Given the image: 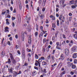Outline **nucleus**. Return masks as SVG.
I'll use <instances>...</instances> for the list:
<instances>
[{
    "label": "nucleus",
    "mask_w": 77,
    "mask_h": 77,
    "mask_svg": "<svg viewBox=\"0 0 77 77\" xmlns=\"http://www.w3.org/2000/svg\"><path fill=\"white\" fill-rule=\"evenodd\" d=\"M42 0H39V1L38 2V3L40 5V4H41V3H42Z\"/></svg>",
    "instance_id": "nucleus-49"
},
{
    "label": "nucleus",
    "mask_w": 77,
    "mask_h": 77,
    "mask_svg": "<svg viewBox=\"0 0 77 77\" xmlns=\"http://www.w3.org/2000/svg\"><path fill=\"white\" fill-rule=\"evenodd\" d=\"M72 69H75L76 67V66L75 65H72Z\"/></svg>",
    "instance_id": "nucleus-25"
},
{
    "label": "nucleus",
    "mask_w": 77,
    "mask_h": 77,
    "mask_svg": "<svg viewBox=\"0 0 77 77\" xmlns=\"http://www.w3.org/2000/svg\"><path fill=\"white\" fill-rule=\"evenodd\" d=\"M70 74L71 75H73L74 74V73L72 71H71L70 72Z\"/></svg>",
    "instance_id": "nucleus-56"
},
{
    "label": "nucleus",
    "mask_w": 77,
    "mask_h": 77,
    "mask_svg": "<svg viewBox=\"0 0 77 77\" xmlns=\"http://www.w3.org/2000/svg\"><path fill=\"white\" fill-rule=\"evenodd\" d=\"M52 27L54 28H55L56 27V25H55V23H53L52 24Z\"/></svg>",
    "instance_id": "nucleus-28"
},
{
    "label": "nucleus",
    "mask_w": 77,
    "mask_h": 77,
    "mask_svg": "<svg viewBox=\"0 0 77 77\" xmlns=\"http://www.w3.org/2000/svg\"><path fill=\"white\" fill-rule=\"evenodd\" d=\"M63 38H64V39H66V37H65V35L63 34Z\"/></svg>",
    "instance_id": "nucleus-63"
},
{
    "label": "nucleus",
    "mask_w": 77,
    "mask_h": 77,
    "mask_svg": "<svg viewBox=\"0 0 77 77\" xmlns=\"http://www.w3.org/2000/svg\"><path fill=\"white\" fill-rule=\"evenodd\" d=\"M64 57V56H63V54H62V55H60V58H61V59H63Z\"/></svg>",
    "instance_id": "nucleus-35"
},
{
    "label": "nucleus",
    "mask_w": 77,
    "mask_h": 77,
    "mask_svg": "<svg viewBox=\"0 0 77 77\" xmlns=\"http://www.w3.org/2000/svg\"><path fill=\"white\" fill-rule=\"evenodd\" d=\"M62 14H61L60 15V17H59V19H60V20H61V19H62Z\"/></svg>",
    "instance_id": "nucleus-20"
},
{
    "label": "nucleus",
    "mask_w": 77,
    "mask_h": 77,
    "mask_svg": "<svg viewBox=\"0 0 77 77\" xmlns=\"http://www.w3.org/2000/svg\"><path fill=\"white\" fill-rule=\"evenodd\" d=\"M47 57L48 59H49V60H50V58L51 57V54H50Z\"/></svg>",
    "instance_id": "nucleus-33"
},
{
    "label": "nucleus",
    "mask_w": 77,
    "mask_h": 77,
    "mask_svg": "<svg viewBox=\"0 0 77 77\" xmlns=\"http://www.w3.org/2000/svg\"><path fill=\"white\" fill-rule=\"evenodd\" d=\"M62 22L60 21V26H61V27H62V26L63 25V23H62Z\"/></svg>",
    "instance_id": "nucleus-40"
},
{
    "label": "nucleus",
    "mask_w": 77,
    "mask_h": 77,
    "mask_svg": "<svg viewBox=\"0 0 77 77\" xmlns=\"http://www.w3.org/2000/svg\"><path fill=\"white\" fill-rule=\"evenodd\" d=\"M49 23V22L48 21V19H46V23L47 24H48Z\"/></svg>",
    "instance_id": "nucleus-54"
},
{
    "label": "nucleus",
    "mask_w": 77,
    "mask_h": 77,
    "mask_svg": "<svg viewBox=\"0 0 77 77\" xmlns=\"http://www.w3.org/2000/svg\"><path fill=\"white\" fill-rule=\"evenodd\" d=\"M52 18L53 20H55V19H56L55 17L54 16L52 17Z\"/></svg>",
    "instance_id": "nucleus-52"
},
{
    "label": "nucleus",
    "mask_w": 77,
    "mask_h": 77,
    "mask_svg": "<svg viewBox=\"0 0 77 77\" xmlns=\"http://www.w3.org/2000/svg\"><path fill=\"white\" fill-rule=\"evenodd\" d=\"M40 59H41L42 60H45V57H41Z\"/></svg>",
    "instance_id": "nucleus-47"
},
{
    "label": "nucleus",
    "mask_w": 77,
    "mask_h": 77,
    "mask_svg": "<svg viewBox=\"0 0 77 77\" xmlns=\"http://www.w3.org/2000/svg\"><path fill=\"white\" fill-rule=\"evenodd\" d=\"M65 53L66 56H68L69 54V50L68 48H66L65 50Z\"/></svg>",
    "instance_id": "nucleus-3"
},
{
    "label": "nucleus",
    "mask_w": 77,
    "mask_h": 77,
    "mask_svg": "<svg viewBox=\"0 0 77 77\" xmlns=\"http://www.w3.org/2000/svg\"><path fill=\"white\" fill-rule=\"evenodd\" d=\"M10 57L11 58V60H12V59H14V57H13V56H12V54H10Z\"/></svg>",
    "instance_id": "nucleus-26"
},
{
    "label": "nucleus",
    "mask_w": 77,
    "mask_h": 77,
    "mask_svg": "<svg viewBox=\"0 0 77 77\" xmlns=\"http://www.w3.org/2000/svg\"><path fill=\"white\" fill-rule=\"evenodd\" d=\"M77 6V5H73L72 6V9H75V8H76V7Z\"/></svg>",
    "instance_id": "nucleus-24"
},
{
    "label": "nucleus",
    "mask_w": 77,
    "mask_h": 77,
    "mask_svg": "<svg viewBox=\"0 0 77 77\" xmlns=\"http://www.w3.org/2000/svg\"><path fill=\"white\" fill-rule=\"evenodd\" d=\"M42 65H47V63L44 61L42 62Z\"/></svg>",
    "instance_id": "nucleus-12"
},
{
    "label": "nucleus",
    "mask_w": 77,
    "mask_h": 77,
    "mask_svg": "<svg viewBox=\"0 0 77 77\" xmlns=\"http://www.w3.org/2000/svg\"><path fill=\"white\" fill-rule=\"evenodd\" d=\"M43 43H45V42H46V38H44L43 40Z\"/></svg>",
    "instance_id": "nucleus-37"
},
{
    "label": "nucleus",
    "mask_w": 77,
    "mask_h": 77,
    "mask_svg": "<svg viewBox=\"0 0 77 77\" xmlns=\"http://www.w3.org/2000/svg\"><path fill=\"white\" fill-rule=\"evenodd\" d=\"M16 61H17V62H19V61H20V59L18 57H17L16 58Z\"/></svg>",
    "instance_id": "nucleus-27"
},
{
    "label": "nucleus",
    "mask_w": 77,
    "mask_h": 77,
    "mask_svg": "<svg viewBox=\"0 0 77 77\" xmlns=\"http://www.w3.org/2000/svg\"><path fill=\"white\" fill-rule=\"evenodd\" d=\"M45 11V8H43L42 9V12H44V11Z\"/></svg>",
    "instance_id": "nucleus-48"
},
{
    "label": "nucleus",
    "mask_w": 77,
    "mask_h": 77,
    "mask_svg": "<svg viewBox=\"0 0 77 77\" xmlns=\"http://www.w3.org/2000/svg\"><path fill=\"white\" fill-rule=\"evenodd\" d=\"M22 74V72L20 70L19 71V72H18V71H15L14 72V76L16 77H17V75H19V74Z\"/></svg>",
    "instance_id": "nucleus-1"
},
{
    "label": "nucleus",
    "mask_w": 77,
    "mask_h": 77,
    "mask_svg": "<svg viewBox=\"0 0 77 77\" xmlns=\"http://www.w3.org/2000/svg\"><path fill=\"white\" fill-rule=\"evenodd\" d=\"M2 72H6V71H5V69L3 68L2 69Z\"/></svg>",
    "instance_id": "nucleus-51"
},
{
    "label": "nucleus",
    "mask_w": 77,
    "mask_h": 77,
    "mask_svg": "<svg viewBox=\"0 0 77 77\" xmlns=\"http://www.w3.org/2000/svg\"><path fill=\"white\" fill-rule=\"evenodd\" d=\"M40 17H41V18L42 19H43V18H44V14H42L41 15H40Z\"/></svg>",
    "instance_id": "nucleus-29"
},
{
    "label": "nucleus",
    "mask_w": 77,
    "mask_h": 77,
    "mask_svg": "<svg viewBox=\"0 0 77 77\" xmlns=\"http://www.w3.org/2000/svg\"><path fill=\"white\" fill-rule=\"evenodd\" d=\"M12 77V75H9L8 76H5L4 75H3L2 76V77Z\"/></svg>",
    "instance_id": "nucleus-36"
},
{
    "label": "nucleus",
    "mask_w": 77,
    "mask_h": 77,
    "mask_svg": "<svg viewBox=\"0 0 77 77\" xmlns=\"http://www.w3.org/2000/svg\"><path fill=\"white\" fill-rule=\"evenodd\" d=\"M27 50L28 52H30L31 51V49H29L28 48L27 49Z\"/></svg>",
    "instance_id": "nucleus-41"
},
{
    "label": "nucleus",
    "mask_w": 77,
    "mask_h": 77,
    "mask_svg": "<svg viewBox=\"0 0 77 77\" xmlns=\"http://www.w3.org/2000/svg\"><path fill=\"white\" fill-rule=\"evenodd\" d=\"M5 32H9V31L8 30L5 29L4 30Z\"/></svg>",
    "instance_id": "nucleus-60"
},
{
    "label": "nucleus",
    "mask_w": 77,
    "mask_h": 77,
    "mask_svg": "<svg viewBox=\"0 0 77 77\" xmlns=\"http://www.w3.org/2000/svg\"><path fill=\"white\" fill-rule=\"evenodd\" d=\"M25 18L26 20H27V23H29V21H30V17H29V16H26Z\"/></svg>",
    "instance_id": "nucleus-4"
},
{
    "label": "nucleus",
    "mask_w": 77,
    "mask_h": 77,
    "mask_svg": "<svg viewBox=\"0 0 77 77\" xmlns=\"http://www.w3.org/2000/svg\"><path fill=\"white\" fill-rule=\"evenodd\" d=\"M57 65V63H55L54 65H51V68L52 69H54V67L55 66H56Z\"/></svg>",
    "instance_id": "nucleus-9"
},
{
    "label": "nucleus",
    "mask_w": 77,
    "mask_h": 77,
    "mask_svg": "<svg viewBox=\"0 0 77 77\" xmlns=\"http://www.w3.org/2000/svg\"><path fill=\"white\" fill-rule=\"evenodd\" d=\"M11 60L12 63L14 65H15V64L17 62V61H16V60L14 59H12V60Z\"/></svg>",
    "instance_id": "nucleus-6"
},
{
    "label": "nucleus",
    "mask_w": 77,
    "mask_h": 77,
    "mask_svg": "<svg viewBox=\"0 0 77 77\" xmlns=\"http://www.w3.org/2000/svg\"><path fill=\"white\" fill-rule=\"evenodd\" d=\"M12 26L13 27H15V23L14 22H12Z\"/></svg>",
    "instance_id": "nucleus-57"
},
{
    "label": "nucleus",
    "mask_w": 77,
    "mask_h": 77,
    "mask_svg": "<svg viewBox=\"0 0 77 77\" xmlns=\"http://www.w3.org/2000/svg\"><path fill=\"white\" fill-rule=\"evenodd\" d=\"M77 50V47L75 46H74L71 48V51L72 52H75Z\"/></svg>",
    "instance_id": "nucleus-2"
},
{
    "label": "nucleus",
    "mask_w": 77,
    "mask_h": 77,
    "mask_svg": "<svg viewBox=\"0 0 77 77\" xmlns=\"http://www.w3.org/2000/svg\"><path fill=\"white\" fill-rule=\"evenodd\" d=\"M43 72L44 73H46L47 72V71H46V69H44L43 70Z\"/></svg>",
    "instance_id": "nucleus-50"
},
{
    "label": "nucleus",
    "mask_w": 77,
    "mask_h": 77,
    "mask_svg": "<svg viewBox=\"0 0 77 77\" xmlns=\"http://www.w3.org/2000/svg\"><path fill=\"white\" fill-rule=\"evenodd\" d=\"M13 70H14V68H11L10 69L9 68L8 69V72H11V73H12L13 72Z\"/></svg>",
    "instance_id": "nucleus-5"
},
{
    "label": "nucleus",
    "mask_w": 77,
    "mask_h": 77,
    "mask_svg": "<svg viewBox=\"0 0 77 77\" xmlns=\"http://www.w3.org/2000/svg\"><path fill=\"white\" fill-rule=\"evenodd\" d=\"M74 0L70 1L69 4H70V3H71V4H74Z\"/></svg>",
    "instance_id": "nucleus-34"
},
{
    "label": "nucleus",
    "mask_w": 77,
    "mask_h": 77,
    "mask_svg": "<svg viewBox=\"0 0 77 77\" xmlns=\"http://www.w3.org/2000/svg\"><path fill=\"white\" fill-rule=\"evenodd\" d=\"M77 53H75L73 54V58L75 59L77 57Z\"/></svg>",
    "instance_id": "nucleus-10"
},
{
    "label": "nucleus",
    "mask_w": 77,
    "mask_h": 77,
    "mask_svg": "<svg viewBox=\"0 0 77 77\" xmlns=\"http://www.w3.org/2000/svg\"><path fill=\"white\" fill-rule=\"evenodd\" d=\"M65 17L63 16V18L61 19V20L62 22L63 23H64V22L65 21Z\"/></svg>",
    "instance_id": "nucleus-15"
},
{
    "label": "nucleus",
    "mask_w": 77,
    "mask_h": 77,
    "mask_svg": "<svg viewBox=\"0 0 77 77\" xmlns=\"http://www.w3.org/2000/svg\"><path fill=\"white\" fill-rule=\"evenodd\" d=\"M51 57L52 58V61H54V59H55V57H54V56L53 55H51Z\"/></svg>",
    "instance_id": "nucleus-14"
},
{
    "label": "nucleus",
    "mask_w": 77,
    "mask_h": 77,
    "mask_svg": "<svg viewBox=\"0 0 77 77\" xmlns=\"http://www.w3.org/2000/svg\"><path fill=\"white\" fill-rule=\"evenodd\" d=\"M6 63H8L9 64H10L11 63V59L10 58L8 59V61L6 62Z\"/></svg>",
    "instance_id": "nucleus-13"
},
{
    "label": "nucleus",
    "mask_w": 77,
    "mask_h": 77,
    "mask_svg": "<svg viewBox=\"0 0 77 77\" xmlns=\"http://www.w3.org/2000/svg\"><path fill=\"white\" fill-rule=\"evenodd\" d=\"M22 56L23 57H25V52L24 51H22Z\"/></svg>",
    "instance_id": "nucleus-18"
},
{
    "label": "nucleus",
    "mask_w": 77,
    "mask_h": 77,
    "mask_svg": "<svg viewBox=\"0 0 77 77\" xmlns=\"http://www.w3.org/2000/svg\"><path fill=\"white\" fill-rule=\"evenodd\" d=\"M44 35V34L43 33V32H41L40 34L38 36L39 38L41 37V36H42L43 35Z\"/></svg>",
    "instance_id": "nucleus-21"
},
{
    "label": "nucleus",
    "mask_w": 77,
    "mask_h": 77,
    "mask_svg": "<svg viewBox=\"0 0 77 77\" xmlns=\"http://www.w3.org/2000/svg\"><path fill=\"white\" fill-rule=\"evenodd\" d=\"M36 29L37 30H38V25L37 24H36Z\"/></svg>",
    "instance_id": "nucleus-39"
},
{
    "label": "nucleus",
    "mask_w": 77,
    "mask_h": 77,
    "mask_svg": "<svg viewBox=\"0 0 77 77\" xmlns=\"http://www.w3.org/2000/svg\"><path fill=\"white\" fill-rule=\"evenodd\" d=\"M6 23L7 24H9V20L8 19H6Z\"/></svg>",
    "instance_id": "nucleus-23"
},
{
    "label": "nucleus",
    "mask_w": 77,
    "mask_h": 77,
    "mask_svg": "<svg viewBox=\"0 0 77 77\" xmlns=\"http://www.w3.org/2000/svg\"><path fill=\"white\" fill-rule=\"evenodd\" d=\"M43 53H45V48H43Z\"/></svg>",
    "instance_id": "nucleus-53"
},
{
    "label": "nucleus",
    "mask_w": 77,
    "mask_h": 77,
    "mask_svg": "<svg viewBox=\"0 0 77 77\" xmlns=\"http://www.w3.org/2000/svg\"><path fill=\"white\" fill-rule=\"evenodd\" d=\"M38 32H37L35 33V37H37V36H38Z\"/></svg>",
    "instance_id": "nucleus-30"
},
{
    "label": "nucleus",
    "mask_w": 77,
    "mask_h": 77,
    "mask_svg": "<svg viewBox=\"0 0 77 77\" xmlns=\"http://www.w3.org/2000/svg\"><path fill=\"white\" fill-rule=\"evenodd\" d=\"M62 64H63V63L62 62L60 63L58 65V66L60 67V68L61 67V66H62Z\"/></svg>",
    "instance_id": "nucleus-22"
},
{
    "label": "nucleus",
    "mask_w": 77,
    "mask_h": 77,
    "mask_svg": "<svg viewBox=\"0 0 77 77\" xmlns=\"http://www.w3.org/2000/svg\"><path fill=\"white\" fill-rule=\"evenodd\" d=\"M56 44L57 45L56 46L57 48L59 46H60H60H61V45H59V42H57Z\"/></svg>",
    "instance_id": "nucleus-11"
},
{
    "label": "nucleus",
    "mask_w": 77,
    "mask_h": 77,
    "mask_svg": "<svg viewBox=\"0 0 77 77\" xmlns=\"http://www.w3.org/2000/svg\"><path fill=\"white\" fill-rule=\"evenodd\" d=\"M7 44L9 45H11V42L10 41H8L7 42Z\"/></svg>",
    "instance_id": "nucleus-55"
},
{
    "label": "nucleus",
    "mask_w": 77,
    "mask_h": 77,
    "mask_svg": "<svg viewBox=\"0 0 77 77\" xmlns=\"http://www.w3.org/2000/svg\"><path fill=\"white\" fill-rule=\"evenodd\" d=\"M27 29H29V30H30L31 29V26L29 24L27 26Z\"/></svg>",
    "instance_id": "nucleus-16"
},
{
    "label": "nucleus",
    "mask_w": 77,
    "mask_h": 77,
    "mask_svg": "<svg viewBox=\"0 0 77 77\" xmlns=\"http://www.w3.org/2000/svg\"><path fill=\"white\" fill-rule=\"evenodd\" d=\"M19 48V46H18V45H16L15 46V48L16 49H18Z\"/></svg>",
    "instance_id": "nucleus-38"
},
{
    "label": "nucleus",
    "mask_w": 77,
    "mask_h": 77,
    "mask_svg": "<svg viewBox=\"0 0 77 77\" xmlns=\"http://www.w3.org/2000/svg\"><path fill=\"white\" fill-rule=\"evenodd\" d=\"M72 18V17H69V21H71V19Z\"/></svg>",
    "instance_id": "nucleus-46"
},
{
    "label": "nucleus",
    "mask_w": 77,
    "mask_h": 77,
    "mask_svg": "<svg viewBox=\"0 0 77 77\" xmlns=\"http://www.w3.org/2000/svg\"><path fill=\"white\" fill-rule=\"evenodd\" d=\"M21 35L22 41H24V34L23 32H22Z\"/></svg>",
    "instance_id": "nucleus-7"
},
{
    "label": "nucleus",
    "mask_w": 77,
    "mask_h": 77,
    "mask_svg": "<svg viewBox=\"0 0 77 77\" xmlns=\"http://www.w3.org/2000/svg\"><path fill=\"white\" fill-rule=\"evenodd\" d=\"M9 39H10L11 41L12 40V37H10V38H9Z\"/></svg>",
    "instance_id": "nucleus-64"
},
{
    "label": "nucleus",
    "mask_w": 77,
    "mask_h": 77,
    "mask_svg": "<svg viewBox=\"0 0 77 77\" xmlns=\"http://www.w3.org/2000/svg\"><path fill=\"white\" fill-rule=\"evenodd\" d=\"M32 41V38L30 36L28 38V43L29 44H31V41Z\"/></svg>",
    "instance_id": "nucleus-8"
},
{
    "label": "nucleus",
    "mask_w": 77,
    "mask_h": 77,
    "mask_svg": "<svg viewBox=\"0 0 77 77\" xmlns=\"http://www.w3.org/2000/svg\"><path fill=\"white\" fill-rule=\"evenodd\" d=\"M17 52L18 53V54H21V53L20 51H17Z\"/></svg>",
    "instance_id": "nucleus-59"
},
{
    "label": "nucleus",
    "mask_w": 77,
    "mask_h": 77,
    "mask_svg": "<svg viewBox=\"0 0 77 77\" xmlns=\"http://www.w3.org/2000/svg\"><path fill=\"white\" fill-rule=\"evenodd\" d=\"M38 62H42V60L40 58L38 60Z\"/></svg>",
    "instance_id": "nucleus-42"
},
{
    "label": "nucleus",
    "mask_w": 77,
    "mask_h": 77,
    "mask_svg": "<svg viewBox=\"0 0 77 77\" xmlns=\"http://www.w3.org/2000/svg\"><path fill=\"white\" fill-rule=\"evenodd\" d=\"M76 62H77V60L75 59L74 60V63L75 64L77 63H76Z\"/></svg>",
    "instance_id": "nucleus-62"
},
{
    "label": "nucleus",
    "mask_w": 77,
    "mask_h": 77,
    "mask_svg": "<svg viewBox=\"0 0 77 77\" xmlns=\"http://www.w3.org/2000/svg\"><path fill=\"white\" fill-rule=\"evenodd\" d=\"M74 37L75 38L77 39V34H75L74 35Z\"/></svg>",
    "instance_id": "nucleus-44"
},
{
    "label": "nucleus",
    "mask_w": 77,
    "mask_h": 77,
    "mask_svg": "<svg viewBox=\"0 0 77 77\" xmlns=\"http://www.w3.org/2000/svg\"><path fill=\"white\" fill-rule=\"evenodd\" d=\"M11 19L13 21L14 20H15L16 19V18L15 17H12Z\"/></svg>",
    "instance_id": "nucleus-43"
},
{
    "label": "nucleus",
    "mask_w": 77,
    "mask_h": 77,
    "mask_svg": "<svg viewBox=\"0 0 77 77\" xmlns=\"http://www.w3.org/2000/svg\"><path fill=\"white\" fill-rule=\"evenodd\" d=\"M33 75H36V71H34L32 73Z\"/></svg>",
    "instance_id": "nucleus-17"
},
{
    "label": "nucleus",
    "mask_w": 77,
    "mask_h": 77,
    "mask_svg": "<svg viewBox=\"0 0 77 77\" xmlns=\"http://www.w3.org/2000/svg\"><path fill=\"white\" fill-rule=\"evenodd\" d=\"M15 38L16 39H17L18 38V35H16L15 36Z\"/></svg>",
    "instance_id": "nucleus-61"
},
{
    "label": "nucleus",
    "mask_w": 77,
    "mask_h": 77,
    "mask_svg": "<svg viewBox=\"0 0 77 77\" xmlns=\"http://www.w3.org/2000/svg\"><path fill=\"white\" fill-rule=\"evenodd\" d=\"M1 54V56H2V57H4V56H5V53H3V52H2Z\"/></svg>",
    "instance_id": "nucleus-45"
},
{
    "label": "nucleus",
    "mask_w": 77,
    "mask_h": 77,
    "mask_svg": "<svg viewBox=\"0 0 77 77\" xmlns=\"http://www.w3.org/2000/svg\"><path fill=\"white\" fill-rule=\"evenodd\" d=\"M47 1L46 0H43V5H44V6L45 5V3H46V2Z\"/></svg>",
    "instance_id": "nucleus-19"
},
{
    "label": "nucleus",
    "mask_w": 77,
    "mask_h": 77,
    "mask_svg": "<svg viewBox=\"0 0 77 77\" xmlns=\"http://www.w3.org/2000/svg\"><path fill=\"white\" fill-rule=\"evenodd\" d=\"M57 26H59V20H57Z\"/></svg>",
    "instance_id": "nucleus-31"
},
{
    "label": "nucleus",
    "mask_w": 77,
    "mask_h": 77,
    "mask_svg": "<svg viewBox=\"0 0 77 77\" xmlns=\"http://www.w3.org/2000/svg\"><path fill=\"white\" fill-rule=\"evenodd\" d=\"M35 59H38L39 58V57H38V55L37 54H35Z\"/></svg>",
    "instance_id": "nucleus-32"
},
{
    "label": "nucleus",
    "mask_w": 77,
    "mask_h": 77,
    "mask_svg": "<svg viewBox=\"0 0 77 77\" xmlns=\"http://www.w3.org/2000/svg\"><path fill=\"white\" fill-rule=\"evenodd\" d=\"M26 7L27 9H29V5L28 4H27L26 5Z\"/></svg>",
    "instance_id": "nucleus-58"
}]
</instances>
